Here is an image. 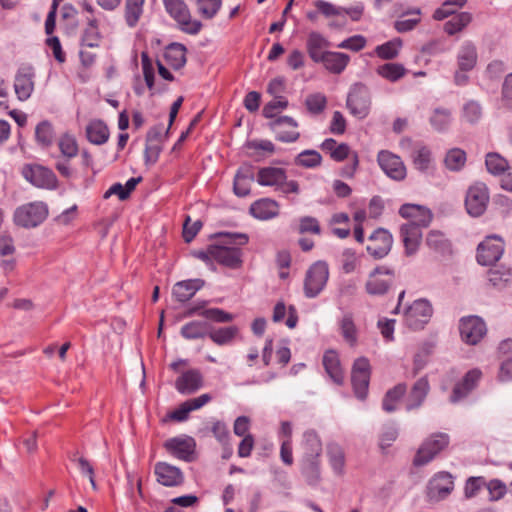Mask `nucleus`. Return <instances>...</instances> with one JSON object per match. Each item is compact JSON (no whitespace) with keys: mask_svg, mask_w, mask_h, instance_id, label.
I'll list each match as a JSON object with an SVG mask.
<instances>
[{"mask_svg":"<svg viewBox=\"0 0 512 512\" xmlns=\"http://www.w3.org/2000/svg\"><path fill=\"white\" fill-rule=\"evenodd\" d=\"M426 244L436 252L446 253L450 250V243L439 231H430L426 238Z\"/></svg>","mask_w":512,"mask_h":512,"instance_id":"09e8293b","label":"nucleus"},{"mask_svg":"<svg viewBox=\"0 0 512 512\" xmlns=\"http://www.w3.org/2000/svg\"><path fill=\"white\" fill-rule=\"evenodd\" d=\"M286 172L278 167H264L258 171L257 182L262 186H274L279 189L286 180Z\"/></svg>","mask_w":512,"mask_h":512,"instance_id":"c85d7f7f","label":"nucleus"},{"mask_svg":"<svg viewBox=\"0 0 512 512\" xmlns=\"http://www.w3.org/2000/svg\"><path fill=\"white\" fill-rule=\"evenodd\" d=\"M477 62L476 48L471 43L463 45L458 54V67L461 71H470Z\"/></svg>","mask_w":512,"mask_h":512,"instance_id":"58836bf2","label":"nucleus"},{"mask_svg":"<svg viewBox=\"0 0 512 512\" xmlns=\"http://www.w3.org/2000/svg\"><path fill=\"white\" fill-rule=\"evenodd\" d=\"M462 340L469 345H476L486 335L485 322L478 316H468L460 320L459 325Z\"/></svg>","mask_w":512,"mask_h":512,"instance_id":"0eeeda50","label":"nucleus"},{"mask_svg":"<svg viewBox=\"0 0 512 512\" xmlns=\"http://www.w3.org/2000/svg\"><path fill=\"white\" fill-rule=\"evenodd\" d=\"M485 485L492 501L501 499L507 492L506 485L498 479H493Z\"/></svg>","mask_w":512,"mask_h":512,"instance_id":"e2e57ef3","label":"nucleus"},{"mask_svg":"<svg viewBox=\"0 0 512 512\" xmlns=\"http://www.w3.org/2000/svg\"><path fill=\"white\" fill-rule=\"evenodd\" d=\"M366 39L361 35H355L348 39H345L337 45L338 48L349 49L352 51H360L365 47Z\"/></svg>","mask_w":512,"mask_h":512,"instance_id":"774afa93","label":"nucleus"},{"mask_svg":"<svg viewBox=\"0 0 512 512\" xmlns=\"http://www.w3.org/2000/svg\"><path fill=\"white\" fill-rule=\"evenodd\" d=\"M349 61L350 57L348 54L328 51L319 60V63H322L329 72L340 74L345 70Z\"/></svg>","mask_w":512,"mask_h":512,"instance_id":"c756f323","label":"nucleus"},{"mask_svg":"<svg viewBox=\"0 0 512 512\" xmlns=\"http://www.w3.org/2000/svg\"><path fill=\"white\" fill-rule=\"evenodd\" d=\"M401 46L402 40L400 38H395L377 46L375 52L381 59L392 60L398 56Z\"/></svg>","mask_w":512,"mask_h":512,"instance_id":"c03bdc74","label":"nucleus"},{"mask_svg":"<svg viewBox=\"0 0 512 512\" xmlns=\"http://www.w3.org/2000/svg\"><path fill=\"white\" fill-rule=\"evenodd\" d=\"M480 378V370L472 369L468 371L463 379L454 386L450 401L456 403L464 399L476 387Z\"/></svg>","mask_w":512,"mask_h":512,"instance_id":"6ab92c4d","label":"nucleus"},{"mask_svg":"<svg viewBox=\"0 0 512 512\" xmlns=\"http://www.w3.org/2000/svg\"><path fill=\"white\" fill-rule=\"evenodd\" d=\"M202 376L197 370L184 372L176 380V388L182 394H192L202 386Z\"/></svg>","mask_w":512,"mask_h":512,"instance_id":"cd10ccee","label":"nucleus"},{"mask_svg":"<svg viewBox=\"0 0 512 512\" xmlns=\"http://www.w3.org/2000/svg\"><path fill=\"white\" fill-rule=\"evenodd\" d=\"M210 325L206 321H192L181 328V335L185 339H201L208 336Z\"/></svg>","mask_w":512,"mask_h":512,"instance_id":"4c0bfd02","label":"nucleus"},{"mask_svg":"<svg viewBox=\"0 0 512 512\" xmlns=\"http://www.w3.org/2000/svg\"><path fill=\"white\" fill-rule=\"evenodd\" d=\"M399 213L402 217L410 219L407 225H416L420 229L427 227L432 220L430 210L419 205L405 204L401 206Z\"/></svg>","mask_w":512,"mask_h":512,"instance_id":"a211bd4d","label":"nucleus"},{"mask_svg":"<svg viewBox=\"0 0 512 512\" xmlns=\"http://www.w3.org/2000/svg\"><path fill=\"white\" fill-rule=\"evenodd\" d=\"M87 139L96 145H102L109 138V130L107 125L101 120H92L86 127Z\"/></svg>","mask_w":512,"mask_h":512,"instance_id":"f704fd0d","label":"nucleus"},{"mask_svg":"<svg viewBox=\"0 0 512 512\" xmlns=\"http://www.w3.org/2000/svg\"><path fill=\"white\" fill-rule=\"evenodd\" d=\"M329 278L328 265L317 261L306 272L304 280V293L308 298L316 297L325 287Z\"/></svg>","mask_w":512,"mask_h":512,"instance_id":"f03ea898","label":"nucleus"},{"mask_svg":"<svg viewBox=\"0 0 512 512\" xmlns=\"http://www.w3.org/2000/svg\"><path fill=\"white\" fill-rule=\"evenodd\" d=\"M488 200L489 195L485 185L476 184L471 186L467 191L465 199L467 212L473 217L482 215L486 210Z\"/></svg>","mask_w":512,"mask_h":512,"instance_id":"f8f14e48","label":"nucleus"},{"mask_svg":"<svg viewBox=\"0 0 512 512\" xmlns=\"http://www.w3.org/2000/svg\"><path fill=\"white\" fill-rule=\"evenodd\" d=\"M304 437V454L320 455L322 452V444L318 435L312 431H306Z\"/></svg>","mask_w":512,"mask_h":512,"instance_id":"4d7b16f0","label":"nucleus"},{"mask_svg":"<svg viewBox=\"0 0 512 512\" xmlns=\"http://www.w3.org/2000/svg\"><path fill=\"white\" fill-rule=\"evenodd\" d=\"M209 253L213 260L230 268H238L242 263L239 248L213 245L209 247Z\"/></svg>","mask_w":512,"mask_h":512,"instance_id":"f3484780","label":"nucleus"},{"mask_svg":"<svg viewBox=\"0 0 512 512\" xmlns=\"http://www.w3.org/2000/svg\"><path fill=\"white\" fill-rule=\"evenodd\" d=\"M448 445L445 434H436L423 442L414 458V465L422 466L430 462L441 450Z\"/></svg>","mask_w":512,"mask_h":512,"instance_id":"1a4fd4ad","label":"nucleus"},{"mask_svg":"<svg viewBox=\"0 0 512 512\" xmlns=\"http://www.w3.org/2000/svg\"><path fill=\"white\" fill-rule=\"evenodd\" d=\"M377 159L381 169L387 176L397 181L405 178L406 167L399 156L389 151H381Z\"/></svg>","mask_w":512,"mask_h":512,"instance_id":"2eb2a0df","label":"nucleus"},{"mask_svg":"<svg viewBox=\"0 0 512 512\" xmlns=\"http://www.w3.org/2000/svg\"><path fill=\"white\" fill-rule=\"evenodd\" d=\"M165 448L175 457L189 461L194 452L195 442L192 438H172L165 442Z\"/></svg>","mask_w":512,"mask_h":512,"instance_id":"412c9836","label":"nucleus"},{"mask_svg":"<svg viewBox=\"0 0 512 512\" xmlns=\"http://www.w3.org/2000/svg\"><path fill=\"white\" fill-rule=\"evenodd\" d=\"M351 381L355 395L361 400L365 399L370 381V364L366 358L361 357L355 360L351 373Z\"/></svg>","mask_w":512,"mask_h":512,"instance_id":"6e6552de","label":"nucleus"},{"mask_svg":"<svg viewBox=\"0 0 512 512\" xmlns=\"http://www.w3.org/2000/svg\"><path fill=\"white\" fill-rule=\"evenodd\" d=\"M394 281L393 270L380 266L375 268L368 276L365 290L369 295L385 294Z\"/></svg>","mask_w":512,"mask_h":512,"instance_id":"423d86ee","label":"nucleus"},{"mask_svg":"<svg viewBox=\"0 0 512 512\" xmlns=\"http://www.w3.org/2000/svg\"><path fill=\"white\" fill-rule=\"evenodd\" d=\"M155 474L158 482L168 487L181 485L184 481L180 469L165 462L155 465Z\"/></svg>","mask_w":512,"mask_h":512,"instance_id":"aec40b11","label":"nucleus"},{"mask_svg":"<svg viewBox=\"0 0 512 512\" xmlns=\"http://www.w3.org/2000/svg\"><path fill=\"white\" fill-rule=\"evenodd\" d=\"M429 382L426 377L418 379L407 397L406 408L412 410L420 407L429 392Z\"/></svg>","mask_w":512,"mask_h":512,"instance_id":"a878e982","label":"nucleus"},{"mask_svg":"<svg viewBox=\"0 0 512 512\" xmlns=\"http://www.w3.org/2000/svg\"><path fill=\"white\" fill-rule=\"evenodd\" d=\"M24 178L38 188L53 189L57 179L52 170L41 165H29L23 168Z\"/></svg>","mask_w":512,"mask_h":512,"instance_id":"9b49d317","label":"nucleus"},{"mask_svg":"<svg viewBox=\"0 0 512 512\" xmlns=\"http://www.w3.org/2000/svg\"><path fill=\"white\" fill-rule=\"evenodd\" d=\"M142 70L147 87L151 90L154 86V68L152 61L146 52L141 54Z\"/></svg>","mask_w":512,"mask_h":512,"instance_id":"680f3d73","label":"nucleus"},{"mask_svg":"<svg viewBox=\"0 0 512 512\" xmlns=\"http://www.w3.org/2000/svg\"><path fill=\"white\" fill-rule=\"evenodd\" d=\"M465 4L466 0H446L440 8L435 10L433 18L435 20H443L455 12L453 7L461 8Z\"/></svg>","mask_w":512,"mask_h":512,"instance_id":"bf43d9fd","label":"nucleus"},{"mask_svg":"<svg viewBox=\"0 0 512 512\" xmlns=\"http://www.w3.org/2000/svg\"><path fill=\"white\" fill-rule=\"evenodd\" d=\"M504 252L503 241L496 236H489L482 241L477 248V261L488 266L496 263Z\"/></svg>","mask_w":512,"mask_h":512,"instance_id":"9d476101","label":"nucleus"},{"mask_svg":"<svg viewBox=\"0 0 512 512\" xmlns=\"http://www.w3.org/2000/svg\"><path fill=\"white\" fill-rule=\"evenodd\" d=\"M432 316V307L427 300L419 299L414 301L404 311L406 325L413 329L419 330L428 323Z\"/></svg>","mask_w":512,"mask_h":512,"instance_id":"20e7f679","label":"nucleus"},{"mask_svg":"<svg viewBox=\"0 0 512 512\" xmlns=\"http://www.w3.org/2000/svg\"><path fill=\"white\" fill-rule=\"evenodd\" d=\"M320 455L304 454L301 460L302 474L310 485H315L320 480Z\"/></svg>","mask_w":512,"mask_h":512,"instance_id":"bb28decb","label":"nucleus"},{"mask_svg":"<svg viewBox=\"0 0 512 512\" xmlns=\"http://www.w3.org/2000/svg\"><path fill=\"white\" fill-rule=\"evenodd\" d=\"M254 181V173L250 166L239 169L234 179V192L239 197H245L250 193L251 183Z\"/></svg>","mask_w":512,"mask_h":512,"instance_id":"473e14b6","label":"nucleus"},{"mask_svg":"<svg viewBox=\"0 0 512 512\" xmlns=\"http://www.w3.org/2000/svg\"><path fill=\"white\" fill-rule=\"evenodd\" d=\"M466 161V154L463 150L454 148L451 149L445 157V165L450 170H460Z\"/></svg>","mask_w":512,"mask_h":512,"instance_id":"5fc2aeb1","label":"nucleus"},{"mask_svg":"<svg viewBox=\"0 0 512 512\" xmlns=\"http://www.w3.org/2000/svg\"><path fill=\"white\" fill-rule=\"evenodd\" d=\"M238 329L235 326L219 328L217 330L209 329L208 336L217 345H225L233 340Z\"/></svg>","mask_w":512,"mask_h":512,"instance_id":"a18cd8bd","label":"nucleus"},{"mask_svg":"<svg viewBox=\"0 0 512 512\" xmlns=\"http://www.w3.org/2000/svg\"><path fill=\"white\" fill-rule=\"evenodd\" d=\"M87 27L81 36V46L94 48L98 47L100 43V33L98 30V23L95 17H86Z\"/></svg>","mask_w":512,"mask_h":512,"instance_id":"e433bc0d","label":"nucleus"},{"mask_svg":"<svg viewBox=\"0 0 512 512\" xmlns=\"http://www.w3.org/2000/svg\"><path fill=\"white\" fill-rule=\"evenodd\" d=\"M55 132L52 124L47 121H41L35 128V139L38 145L43 148L50 147L54 142Z\"/></svg>","mask_w":512,"mask_h":512,"instance_id":"a19ab883","label":"nucleus"},{"mask_svg":"<svg viewBox=\"0 0 512 512\" xmlns=\"http://www.w3.org/2000/svg\"><path fill=\"white\" fill-rule=\"evenodd\" d=\"M299 232L304 233H312V234H320L321 228L319 222L316 218L305 216L300 219L299 223Z\"/></svg>","mask_w":512,"mask_h":512,"instance_id":"0e129e2a","label":"nucleus"},{"mask_svg":"<svg viewBox=\"0 0 512 512\" xmlns=\"http://www.w3.org/2000/svg\"><path fill=\"white\" fill-rule=\"evenodd\" d=\"M485 163L487 170L494 175L501 174L508 168L507 160L498 153H488Z\"/></svg>","mask_w":512,"mask_h":512,"instance_id":"603ef678","label":"nucleus"},{"mask_svg":"<svg viewBox=\"0 0 512 512\" xmlns=\"http://www.w3.org/2000/svg\"><path fill=\"white\" fill-rule=\"evenodd\" d=\"M34 69L31 66L20 67L14 78V90L20 101H26L34 91Z\"/></svg>","mask_w":512,"mask_h":512,"instance_id":"ddd939ff","label":"nucleus"},{"mask_svg":"<svg viewBox=\"0 0 512 512\" xmlns=\"http://www.w3.org/2000/svg\"><path fill=\"white\" fill-rule=\"evenodd\" d=\"M453 487L451 474L440 472L429 482L428 491L431 497L444 498L453 490Z\"/></svg>","mask_w":512,"mask_h":512,"instance_id":"4be33fe9","label":"nucleus"},{"mask_svg":"<svg viewBox=\"0 0 512 512\" xmlns=\"http://www.w3.org/2000/svg\"><path fill=\"white\" fill-rule=\"evenodd\" d=\"M392 243L391 234L387 230L379 228L369 237L367 251L375 258H382L389 253Z\"/></svg>","mask_w":512,"mask_h":512,"instance_id":"dca6fc26","label":"nucleus"},{"mask_svg":"<svg viewBox=\"0 0 512 512\" xmlns=\"http://www.w3.org/2000/svg\"><path fill=\"white\" fill-rule=\"evenodd\" d=\"M306 46L309 57L319 63V60L328 52L326 49L329 48L330 42L320 33L313 31L308 35Z\"/></svg>","mask_w":512,"mask_h":512,"instance_id":"b1692460","label":"nucleus"},{"mask_svg":"<svg viewBox=\"0 0 512 512\" xmlns=\"http://www.w3.org/2000/svg\"><path fill=\"white\" fill-rule=\"evenodd\" d=\"M269 127L281 142H295L300 136L297 131L298 123L289 116H282L271 121Z\"/></svg>","mask_w":512,"mask_h":512,"instance_id":"4468645a","label":"nucleus"},{"mask_svg":"<svg viewBox=\"0 0 512 512\" xmlns=\"http://www.w3.org/2000/svg\"><path fill=\"white\" fill-rule=\"evenodd\" d=\"M195 3L199 14L206 19H212L222 6V0H195Z\"/></svg>","mask_w":512,"mask_h":512,"instance_id":"8fccbe9b","label":"nucleus"},{"mask_svg":"<svg viewBox=\"0 0 512 512\" xmlns=\"http://www.w3.org/2000/svg\"><path fill=\"white\" fill-rule=\"evenodd\" d=\"M339 327L344 340L350 345L355 346L358 339V330L354 323L352 313H345L339 321Z\"/></svg>","mask_w":512,"mask_h":512,"instance_id":"c9c22d12","label":"nucleus"},{"mask_svg":"<svg viewBox=\"0 0 512 512\" xmlns=\"http://www.w3.org/2000/svg\"><path fill=\"white\" fill-rule=\"evenodd\" d=\"M511 277L512 270L507 267H496L488 272L489 282L495 287L505 285L511 280Z\"/></svg>","mask_w":512,"mask_h":512,"instance_id":"3c124183","label":"nucleus"},{"mask_svg":"<svg viewBox=\"0 0 512 512\" xmlns=\"http://www.w3.org/2000/svg\"><path fill=\"white\" fill-rule=\"evenodd\" d=\"M327 455L334 472L337 475H343L345 468V454L342 447L335 443L328 444Z\"/></svg>","mask_w":512,"mask_h":512,"instance_id":"ea45409f","label":"nucleus"},{"mask_svg":"<svg viewBox=\"0 0 512 512\" xmlns=\"http://www.w3.org/2000/svg\"><path fill=\"white\" fill-rule=\"evenodd\" d=\"M167 12L178 22L180 28L189 34H197L202 24L198 20H191L190 12L183 0H164Z\"/></svg>","mask_w":512,"mask_h":512,"instance_id":"7ed1b4c3","label":"nucleus"},{"mask_svg":"<svg viewBox=\"0 0 512 512\" xmlns=\"http://www.w3.org/2000/svg\"><path fill=\"white\" fill-rule=\"evenodd\" d=\"M471 19L472 17L470 13L462 12L444 24V31L449 35H453L467 26Z\"/></svg>","mask_w":512,"mask_h":512,"instance_id":"49530a36","label":"nucleus"},{"mask_svg":"<svg viewBox=\"0 0 512 512\" xmlns=\"http://www.w3.org/2000/svg\"><path fill=\"white\" fill-rule=\"evenodd\" d=\"M203 285L204 281L201 279L180 281L174 285L172 294L177 301L186 302L190 300Z\"/></svg>","mask_w":512,"mask_h":512,"instance_id":"393cba45","label":"nucleus"},{"mask_svg":"<svg viewBox=\"0 0 512 512\" xmlns=\"http://www.w3.org/2000/svg\"><path fill=\"white\" fill-rule=\"evenodd\" d=\"M413 163L420 171L428 170L432 163L431 151L425 146L417 148L413 154Z\"/></svg>","mask_w":512,"mask_h":512,"instance_id":"864d4df0","label":"nucleus"},{"mask_svg":"<svg viewBox=\"0 0 512 512\" xmlns=\"http://www.w3.org/2000/svg\"><path fill=\"white\" fill-rule=\"evenodd\" d=\"M186 47L180 43H171L164 52L166 62L173 69H180L186 64Z\"/></svg>","mask_w":512,"mask_h":512,"instance_id":"72a5a7b5","label":"nucleus"},{"mask_svg":"<svg viewBox=\"0 0 512 512\" xmlns=\"http://www.w3.org/2000/svg\"><path fill=\"white\" fill-rule=\"evenodd\" d=\"M288 106V101L285 97H277L272 101L268 102L263 108V115L266 118L275 117V110L277 109H285Z\"/></svg>","mask_w":512,"mask_h":512,"instance_id":"69168bd1","label":"nucleus"},{"mask_svg":"<svg viewBox=\"0 0 512 512\" xmlns=\"http://www.w3.org/2000/svg\"><path fill=\"white\" fill-rule=\"evenodd\" d=\"M406 390V385L402 383L388 390L383 399V409L389 413L395 411L397 403L404 396Z\"/></svg>","mask_w":512,"mask_h":512,"instance_id":"37998d69","label":"nucleus"},{"mask_svg":"<svg viewBox=\"0 0 512 512\" xmlns=\"http://www.w3.org/2000/svg\"><path fill=\"white\" fill-rule=\"evenodd\" d=\"M58 146L61 154L70 159L78 154V144L75 137L69 133L63 134L59 141Z\"/></svg>","mask_w":512,"mask_h":512,"instance_id":"de8ad7c7","label":"nucleus"},{"mask_svg":"<svg viewBox=\"0 0 512 512\" xmlns=\"http://www.w3.org/2000/svg\"><path fill=\"white\" fill-rule=\"evenodd\" d=\"M376 72L381 77L387 79L391 82H396L406 74L405 67L400 63H386L383 65H380Z\"/></svg>","mask_w":512,"mask_h":512,"instance_id":"79ce46f5","label":"nucleus"},{"mask_svg":"<svg viewBox=\"0 0 512 512\" xmlns=\"http://www.w3.org/2000/svg\"><path fill=\"white\" fill-rule=\"evenodd\" d=\"M400 233L405 246L407 256L415 254L422 240V231L416 225L403 224Z\"/></svg>","mask_w":512,"mask_h":512,"instance_id":"5701e85b","label":"nucleus"},{"mask_svg":"<svg viewBox=\"0 0 512 512\" xmlns=\"http://www.w3.org/2000/svg\"><path fill=\"white\" fill-rule=\"evenodd\" d=\"M370 93L368 88L361 84H355L347 98V107L350 113L360 119L365 118L370 109Z\"/></svg>","mask_w":512,"mask_h":512,"instance_id":"39448f33","label":"nucleus"},{"mask_svg":"<svg viewBox=\"0 0 512 512\" xmlns=\"http://www.w3.org/2000/svg\"><path fill=\"white\" fill-rule=\"evenodd\" d=\"M250 212L255 218L267 220L278 215L279 205L275 200L265 198L254 202Z\"/></svg>","mask_w":512,"mask_h":512,"instance_id":"7c9ffc66","label":"nucleus"},{"mask_svg":"<svg viewBox=\"0 0 512 512\" xmlns=\"http://www.w3.org/2000/svg\"><path fill=\"white\" fill-rule=\"evenodd\" d=\"M322 157L315 150H305L301 152L295 159V163L306 168H313L321 164Z\"/></svg>","mask_w":512,"mask_h":512,"instance_id":"6e6d98bb","label":"nucleus"},{"mask_svg":"<svg viewBox=\"0 0 512 512\" xmlns=\"http://www.w3.org/2000/svg\"><path fill=\"white\" fill-rule=\"evenodd\" d=\"M48 206L42 201H34L17 207L14 211L13 221L23 228H35L47 218Z\"/></svg>","mask_w":512,"mask_h":512,"instance_id":"f257e3e1","label":"nucleus"},{"mask_svg":"<svg viewBox=\"0 0 512 512\" xmlns=\"http://www.w3.org/2000/svg\"><path fill=\"white\" fill-rule=\"evenodd\" d=\"M198 314L217 323L231 322L234 318L232 314L219 308L205 309L200 311Z\"/></svg>","mask_w":512,"mask_h":512,"instance_id":"052dcab7","label":"nucleus"},{"mask_svg":"<svg viewBox=\"0 0 512 512\" xmlns=\"http://www.w3.org/2000/svg\"><path fill=\"white\" fill-rule=\"evenodd\" d=\"M450 122V112L446 109H436L431 118L432 125L437 130H444Z\"/></svg>","mask_w":512,"mask_h":512,"instance_id":"338daca9","label":"nucleus"},{"mask_svg":"<svg viewBox=\"0 0 512 512\" xmlns=\"http://www.w3.org/2000/svg\"><path fill=\"white\" fill-rule=\"evenodd\" d=\"M323 365L329 377L338 385H341L344 380L343 371L340 365L338 354L329 350L324 353Z\"/></svg>","mask_w":512,"mask_h":512,"instance_id":"2f4dec72","label":"nucleus"},{"mask_svg":"<svg viewBox=\"0 0 512 512\" xmlns=\"http://www.w3.org/2000/svg\"><path fill=\"white\" fill-rule=\"evenodd\" d=\"M326 105L327 99L321 93L308 95L305 100V106L311 114H320L326 108Z\"/></svg>","mask_w":512,"mask_h":512,"instance_id":"13d9d810","label":"nucleus"}]
</instances>
